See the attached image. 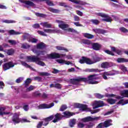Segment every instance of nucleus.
I'll list each match as a JSON object with an SVG mask.
<instances>
[{
	"label": "nucleus",
	"mask_w": 128,
	"mask_h": 128,
	"mask_svg": "<svg viewBox=\"0 0 128 128\" xmlns=\"http://www.w3.org/2000/svg\"><path fill=\"white\" fill-rule=\"evenodd\" d=\"M96 78H98L96 77V75H90L88 78L78 77L76 78L72 79L70 82L72 84H78V83L80 82H88L89 84H98V82L96 81Z\"/></svg>",
	"instance_id": "obj_1"
},
{
	"label": "nucleus",
	"mask_w": 128,
	"mask_h": 128,
	"mask_svg": "<svg viewBox=\"0 0 128 128\" xmlns=\"http://www.w3.org/2000/svg\"><path fill=\"white\" fill-rule=\"evenodd\" d=\"M54 118V120H53V122H58L62 118V115L60 114L57 113L54 116L52 115L50 116L48 118H46L45 119L43 120L42 122L43 126H46L48 124V122L52 120Z\"/></svg>",
	"instance_id": "obj_2"
},
{
	"label": "nucleus",
	"mask_w": 128,
	"mask_h": 128,
	"mask_svg": "<svg viewBox=\"0 0 128 128\" xmlns=\"http://www.w3.org/2000/svg\"><path fill=\"white\" fill-rule=\"evenodd\" d=\"M100 117H95L92 118L91 116H88L82 118H80L78 120L79 122L78 124V126L79 128H82L86 126V122H92L94 120H100Z\"/></svg>",
	"instance_id": "obj_3"
},
{
	"label": "nucleus",
	"mask_w": 128,
	"mask_h": 128,
	"mask_svg": "<svg viewBox=\"0 0 128 128\" xmlns=\"http://www.w3.org/2000/svg\"><path fill=\"white\" fill-rule=\"evenodd\" d=\"M98 62H100V58H97L92 60L90 58L83 56L79 60L80 64H94Z\"/></svg>",
	"instance_id": "obj_4"
},
{
	"label": "nucleus",
	"mask_w": 128,
	"mask_h": 128,
	"mask_svg": "<svg viewBox=\"0 0 128 128\" xmlns=\"http://www.w3.org/2000/svg\"><path fill=\"white\" fill-rule=\"evenodd\" d=\"M74 108H82L83 110H86V112H90L92 114H96L100 112V109H97L94 110H92L90 108H88V106L86 104H82L78 103H76L74 104Z\"/></svg>",
	"instance_id": "obj_5"
},
{
	"label": "nucleus",
	"mask_w": 128,
	"mask_h": 128,
	"mask_svg": "<svg viewBox=\"0 0 128 128\" xmlns=\"http://www.w3.org/2000/svg\"><path fill=\"white\" fill-rule=\"evenodd\" d=\"M27 60L28 62H36L38 66H46L44 62L40 61V58L35 56H27Z\"/></svg>",
	"instance_id": "obj_6"
},
{
	"label": "nucleus",
	"mask_w": 128,
	"mask_h": 128,
	"mask_svg": "<svg viewBox=\"0 0 128 128\" xmlns=\"http://www.w3.org/2000/svg\"><path fill=\"white\" fill-rule=\"evenodd\" d=\"M20 113H15L12 118V122L14 124H20V122H30V121L26 118L20 119Z\"/></svg>",
	"instance_id": "obj_7"
},
{
	"label": "nucleus",
	"mask_w": 128,
	"mask_h": 128,
	"mask_svg": "<svg viewBox=\"0 0 128 128\" xmlns=\"http://www.w3.org/2000/svg\"><path fill=\"white\" fill-rule=\"evenodd\" d=\"M48 58H66V54H58V53H52L47 55Z\"/></svg>",
	"instance_id": "obj_8"
},
{
	"label": "nucleus",
	"mask_w": 128,
	"mask_h": 128,
	"mask_svg": "<svg viewBox=\"0 0 128 128\" xmlns=\"http://www.w3.org/2000/svg\"><path fill=\"white\" fill-rule=\"evenodd\" d=\"M120 74V72L116 70L113 71L112 73V72H104L103 74L102 78H104V80H108V76H114L115 74Z\"/></svg>",
	"instance_id": "obj_9"
},
{
	"label": "nucleus",
	"mask_w": 128,
	"mask_h": 128,
	"mask_svg": "<svg viewBox=\"0 0 128 128\" xmlns=\"http://www.w3.org/2000/svg\"><path fill=\"white\" fill-rule=\"evenodd\" d=\"M46 48V44L44 42H40L37 44L36 46H33L32 50L34 52V50H42Z\"/></svg>",
	"instance_id": "obj_10"
},
{
	"label": "nucleus",
	"mask_w": 128,
	"mask_h": 128,
	"mask_svg": "<svg viewBox=\"0 0 128 128\" xmlns=\"http://www.w3.org/2000/svg\"><path fill=\"white\" fill-rule=\"evenodd\" d=\"M112 122V120H108L105 121L104 122L100 123L99 124L96 128H108L110 126H112L110 122Z\"/></svg>",
	"instance_id": "obj_11"
},
{
	"label": "nucleus",
	"mask_w": 128,
	"mask_h": 128,
	"mask_svg": "<svg viewBox=\"0 0 128 128\" xmlns=\"http://www.w3.org/2000/svg\"><path fill=\"white\" fill-rule=\"evenodd\" d=\"M14 63L12 62H10L7 63H5L3 66V70H10V68H14Z\"/></svg>",
	"instance_id": "obj_12"
},
{
	"label": "nucleus",
	"mask_w": 128,
	"mask_h": 128,
	"mask_svg": "<svg viewBox=\"0 0 128 128\" xmlns=\"http://www.w3.org/2000/svg\"><path fill=\"white\" fill-rule=\"evenodd\" d=\"M56 22H57V24H59L58 27L64 30H66V28H68V24H66V23L63 21L56 20Z\"/></svg>",
	"instance_id": "obj_13"
},
{
	"label": "nucleus",
	"mask_w": 128,
	"mask_h": 128,
	"mask_svg": "<svg viewBox=\"0 0 128 128\" xmlns=\"http://www.w3.org/2000/svg\"><path fill=\"white\" fill-rule=\"evenodd\" d=\"M98 15L99 16H102V18H104L102 20L104 22H112V18L108 16V14H104V13H98Z\"/></svg>",
	"instance_id": "obj_14"
},
{
	"label": "nucleus",
	"mask_w": 128,
	"mask_h": 128,
	"mask_svg": "<svg viewBox=\"0 0 128 128\" xmlns=\"http://www.w3.org/2000/svg\"><path fill=\"white\" fill-rule=\"evenodd\" d=\"M104 106V103L103 101H95L93 103V109L94 110L98 108H102V106Z\"/></svg>",
	"instance_id": "obj_15"
},
{
	"label": "nucleus",
	"mask_w": 128,
	"mask_h": 128,
	"mask_svg": "<svg viewBox=\"0 0 128 128\" xmlns=\"http://www.w3.org/2000/svg\"><path fill=\"white\" fill-rule=\"evenodd\" d=\"M22 4H24L26 5V8L28 6H32V8H36V4L30 0H18Z\"/></svg>",
	"instance_id": "obj_16"
},
{
	"label": "nucleus",
	"mask_w": 128,
	"mask_h": 128,
	"mask_svg": "<svg viewBox=\"0 0 128 128\" xmlns=\"http://www.w3.org/2000/svg\"><path fill=\"white\" fill-rule=\"evenodd\" d=\"M54 106V103L52 102L50 104H41L38 106V108L40 110H44V108H50Z\"/></svg>",
	"instance_id": "obj_17"
},
{
	"label": "nucleus",
	"mask_w": 128,
	"mask_h": 128,
	"mask_svg": "<svg viewBox=\"0 0 128 128\" xmlns=\"http://www.w3.org/2000/svg\"><path fill=\"white\" fill-rule=\"evenodd\" d=\"M114 66V63L112 62H104L101 64V68H108Z\"/></svg>",
	"instance_id": "obj_18"
},
{
	"label": "nucleus",
	"mask_w": 128,
	"mask_h": 128,
	"mask_svg": "<svg viewBox=\"0 0 128 128\" xmlns=\"http://www.w3.org/2000/svg\"><path fill=\"white\" fill-rule=\"evenodd\" d=\"M92 48L94 50H100L102 46L98 43H92L91 44Z\"/></svg>",
	"instance_id": "obj_19"
},
{
	"label": "nucleus",
	"mask_w": 128,
	"mask_h": 128,
	"mask_svg": "<svg viewBox=\"0 0 128 128\" xmlns=\"http://www.w3.org/2000/svg\"><path fill=\"white\" fill-rule=\"evenodd\" d=\"M56 62H57L58 64H67V66L70 64V62L66 61L62 58L58 59L56 60Z\"/></svg>",
	"instance_id": "obj_20"
},
{
	"label": "nucleus",
	"mask_w": 128,
	"mask_h": 128,
	"mask_svg": "<svg viewBox=\"0 0 128 128\" xmlns=\"http://www.w3.org/2000/svg\"><path fill=\"white\" fill-rule=\"evenodd\" d=\"M43 30L44 32H46L47 34H56V32H60V30L52 29H44Z\"/></svg>",
	"instance_id": "obj_21"
},
{
	"label": "nucleus",
	"mask_w": 128,
	"mask_h": 128,
	"mask_svg": "<svg viewBox=\"0 0 128 128\" xmlns=\"http://www.w3.org/2000/svg\"><path fill=\"white\" fill-rule=\"evenodd\" d=\"M68 0L69 2H74V4H82V6H84V4H86V2L80 0Z\"/></svg>",
	"instance_id": "obj_22"
},
{
	"label": "nucleus",
	"mask_w": 128,
	"mask_h": 128,
	"mask_svg": "<svg viewBox=\"0 0 128 128\" xmlns=\"http://www.w3.org/2000/svg\"><path fill=\"white\" fill-rule=\"evenodd\" d=\"M33 52L36 54L37 56H44L46 54V52L44 50L40 51L38 50H33Z\"/></svg>",
	"instance_id": "obj_23"
},
{
	"label": "nucleus",
	"mask_w": 128,
	"mask_h": 128,
	"mask_svg": "<svg viewBox=\"0 0 128 128\" xmlns=\"http://www.w3.org/2000/svg\"><path fill=\"white\" fill-rule=\"evenodd\" d=\"M92 30L96 34H106V31L101 28H94Z\"/></svg>",
	"instance_id": "obj_24"
},
{
	"label": "nucleus",
	"mask_w": 128,
	"mask_h": 128,
	"mask_svg": "<svg viewBox=\"0 0 128 128\" xmlns=\"http://www.w3.org/2000/svg\"><path fill=\"white\" fill-rule=\"evenodd\" d=\"M40 24V26H42L43 28H51L52 26L51 24L48 22H41Z\"/></svg>",
	"instance_id": "obj_25"
},
{
	"label": "nucleus",
	"mask_w": 128,
	"mask_h": 128,
	"mask_svg": "<svg viewBox=\"0 0 128 128\" xmlns=\"http://www.w3.org/2000/svg\"><path fill=\"white\" fill-rule=\"evenodd\" d=\"M4 110H6V107H0V116L8 115L10 114V112H6Z\"/></svg>",
	"instance_id": "obj_26"
},
{
	"label": "nucleus",
	"mask_w": 128,
	"mask_h": 128,
	"mask_svg": "<svg viewBox=\"0 0 128 128\" xmlns=\"http://www.w3.org/2000/svg\"><path fill=\"white\" fill-rule=\"evenodd\" d=\"M4 52H5V54H8V56H12V54H14V50L13 48H11L8 50H4Z\"/></svg>",
	"instance_id": "obj_27"
},
{
	"label": "nucleus",
	"mask_w": 128,
	"mask_h": 128,
	"mask_svg": "<svg viewBox=\"0 0 128 128\" xmlns=\"http://www.w3.org/2000/svg\"><path fill=\"white\" fill-rule=\"evenodd\" d=\"M118 104H120L121 106H124V104H128V100H121L118 102Z\"/></svg>",
	"instance_id": "obj_28"
},
{
	"label": "nucleus",
	"mask_w": 128,
	"mask_h": 128,
	"mask_svg": "<svg viewBox=\"0 0 128 128\" xmlns=\"http://www.w3.org/2000/svg\"><path fill=\"white\" fill-rule=\"evenodd\" d=\"M64 116V118H70V116H72L74 115L73 113H72L70 112H68V111H66L64 112H63Z\"/></svg>",
	"instance_id": "obj_29"
},
{
	"label": "nucleus",
	"mask_w": 128,
	"mask_h": 128,
	"mask_svg": "<svg viewBox=\"0 0 128 128\" xmlns=\"http://www.w3.org/2000/svg\"><path fill=\"white\" fill-rule=\"evenodd\" d=\"M116 62H118V64H120V62H128V59L124 58H118L116 60Z\"/></svg>",
	"instance_id": "obj_30"
},
{
	"label": "nucleus",
	"mask_w": 128,
	"mask_h": 128,
	"mask_svg": "<svg viewBox=\"0 0 128 128\" xmlns=\"http://www.w3.org/2000/svg\"><path fill=\"white\" fill-rule=\"evenodd\" d=\"M120 94L123 98H128V90H124L122 91Z\"/></svg>",
	"instance_id": "obj_31"
},
{
	"label": "nucleus",
	"mask_w": 128,
	"mask_h": 128,
	"mask_svg": "<svg viewBox=\"0 0 128 128\" xmlns=\"http://www.w3.org/2000/svg\"><path fill=\"white\" fill-rule=\"evenodd\" d=\"M76 119L70 120L69 122V124L70 128H73L74 126L76 124Z\"/></svg>",
	"instance_id": "obj_32"
},
{
	"label": "nucleus",
	"mask_w": 128,
	"mask_h": 128,
	"mask_svg": "<svg viewBox=\"0 0 128 128\" xmlns=\"http://www.w3.org/2000/svg\"><path fill=\"white\" fill-rule=\"evenodd\" d=\"M38 74L42 76H50V74L48 72H38Z\"/></svg>",
	"instance_id": "obj_33"
},
{
	"label": "nucleus",
	"mask_w": 128,
	"mask_h": 128,
	"mask_svg": "<svg viewBox=\"0 0 128 128\" xmlns=\"http://www.w3.org/2000/svg\"><path fill=\"white\" fill-rule=\"evenodd\" d=\"M2 22H4L5 24H16V21L14 20H2Z\"/></svg>",
	"instance_id": "obj_34"
},
{
	"label": "nucleus",
	"mask_w": 128,
	"mask_h": 128,
	"mask_svg": "<svg viewBox=\"0 0 128 128\" xmlns=\"http://www.w3.org/2000/svg\"><path fill=\"white\" fill-rule=\"evenodd\" d=\"M83 36H84V38H94V35L92 34H88V33H84L83 34Z\"/></svg>",
	"instance_id": "obj_35"
},
{
	"label": "nucleus",
	"mask_w": 128,
	"mask_h": 128,
	"mask_svg": "<svg viewBox=\"0 0 128 128\" xmlns=\"http://www.w3.org/2000/svg\"><path fill=\"white\" fill-rule=\"evenodd\" d=\"M87 72H102V70H99L98 68H88L87 69Z\"/></svg>",
	"instance_id": "obj_36"
},
{
	"label": "nucleus",
	"mask_w": 128,
	"mask_h": 128,
	"mask_svg": "<svg viewBox=\"0 0 128 128\" xmlns=\"http://www.w3.org/2000/svg\"><path fill=\"white\" fill-rule=\"evenodd\" d=\"M56 50H65V52H68V49L64 47V46H56Z\"/></svg>",
	"instance_id": "obj_37"
},
{
	"label": "nucleus",
	"mask_w": 128,
	"mask_h": 128,
	"mask_svg": "<svg viewBox=\"0 0 128 128\" xmlns=\"http://www.w3.org/2000/svg\"><path fill=\"white\" fill-rule=\"evenodd\" d=\"M10 34H22V32H16L14 30H10L8 32Z\"/></svg>",
	"instance_id": "obj_38"
},
{
	"label": "nucleus",
	"mask_w": 128,
	"mask_h": 128,
	"mask_svg": "<svg viewBox=\"0 0 128 128\" xmlns=\"http://www.w3.org/2000/svg\"><path fill=\"white\" fill-rule=\"evenodd\" d=\"M28 42H32L36 44V42H38V39L30 37V38H29V40H28Z\"/></svg>",
	"instance_id": "obj_39"
},
{
	"label": "nucleus",
	"mask_w": 128,
	"mask_h": 128,
	"mask_svg": "<svg viewBox=\"0 0 128 128\" xmlns=\"http://www.w3.org/2000/svg\"><path fill=\"white\" fill-rule=\"evenodd\" d=\"M48 10H50V12H54V14H58V12H60V10L56 9H54L52 8H48Z\"/></svg>",
	"instance_id": "obj_40"
},
{
	"label": "nucleus",
	"mask_w": 128,
	"mask_h": 128,
	"mask_svg": "<svg viewBox=\"0 0 128 128\" xmlns=\"http://www.w3.org/2000/svg\"><path fill=\"white\" fill-rule=\"evenodd\" d=\"M90 22H92V24H96V26L100 24V20H98L92 19L90 20Z\"/></svg>",
	"instance_id": "obj_41"
},
{
	"label": "nucleus",
	"mask_w": 128,
	"mask_h": 128,
	"mask_svg": "<svg viewBox=\"0 0 128 128\" xmlns=\"http://www.w3.org/2000/svg\"><path fill=\"white\" fill-rule=\"evenodd\" d=\"M119 68H120L121 70H122V72H126L128 70V69L124 65H120L119 66Z\"/></svg>",
	"instance_id": "obj_42"
},
{
	"label": "nucleus",
	"mask_w": 128,
	"mask_h": 128,
	"mask_svg": "<svg viewBox=\"0 0 128 128\" xmlns=\"http://www.w3.org/2000/svg\"><path fill=\"white\" fill-rule=\"evenodd\" d=\"M82 43L84 44H90L92 42H90V41L89 40H83L82 41Z\"/></svg>",
	"instance_id": "obj_43"
},
{
	"label": "nucleus",
	"mask_w": 128,
	"mask_h": 128,
	"mask_svg": "<svg viewBox=\"0 0 128 128\" xmlns=\"http://www.w3.org/2000/svg\"><path fill=\"white\" fill-rule=\"evenodd\" d=\"M107 102H108V104H114L116 102V100H114L112 98H109V99L107 100Z\"/></svg>",
	"instance_id": "obj_44"
},
{
	"label": "nucleus",
	"mask_w": 128,
	"mask_h": 128,
	"mask_svg": "<svg viewBox=\"0 0 128 128\" xmlns=\"http://www.w3.org/2000/svg\"><path fill=\"white\" fill-rule=\"evenodd\" d=\"M22 38H24V40H28L30 38V35L28 34H26L22 36Z\"/></svg>",
	"instance_id": "obj_45"
},
{
	"label": "nucleus",
	"mask_w": 128,
	"mask_h": 128,
	"mask_svg": "<svg viewBox=\"0 0 128 128\" xmlns=\"http://www.w3.org/2000/svg\"><path fill=\"white\" fill-rule=\"evenodd\" d=\"M35 88H36L34 86H30V87L26 89V92H32V90H34Z\"/></svg>",
	"instance_id": "obj_46"
},
{
	"label": "nucleus",
	"mask_w": 128,
	"mask_h": 128,
	"mask_svg": "<svg viewBox=\"0 0 128 128\" xmlns=\"http://www.w3.org/2000/svg\"><path fill=\"white\" fill-rule=\"evenodd\" d=\"M94 96H96V98H102L104 96L103 95L98 93L94 94Z\"/></svg>",
	"instance_id": "obj_47"
},
{
	"label": "nucleus",
	"mask_w": 128,
	"mask_h": 128,
	"mask_svg": "<svg viewBox=\"0 0 128 128\" xmlns=\"http://www.w3.org/2000/svg\"><path fill=\"white\" fill-rule=\"evenodd\" d=\"M23 80L24 77H20L16 80V84H20V82H22Z\"/></svg>",
	"instance_id": "obj_48"
},
{
	"label": "nucleus",
	"mask_w": 128,
	"mask_h": 128,
	"mask_svg": "<svg viewBox=\"0 0 128 128\" xmlns=\"http://www.w3.org/2000/svg\"><path fill=\"white\" fill-rule=\"evenodd\" d=\"M20 62L24 66H26V68H32L30 65L28 64H26V62H24L20 61Z\"/></svg>",
	"instance_id": "obj_49"
},
{
	"label": "nucleus",
	"mask_w": 128,
	"mask_h": 128,
	"mask_svg": "<svg viewBox=\"0 0 128 128\" xmlns=\"http://www.w3.org/2000/svg\"><path fill=\"white\" fill-rule=\"evenodd\" d=\"M37 32L40 34V36H46L48 35L44 32H42L41 30L37 31Z\"/></svg>",
	"instance_id": "obj_50"
},
{
	"label": "nucleus",
	"mask_w": 128,
	"mask_h": 128,
	"mask_svg": "<svg viewBox=\"0 0 128 128\" xmlns=\"http://www.w3.org/2000/svg\"><path fill=\"white\" fill-rule=\"evenodd\" d=\"M30 46L28 45V44H22V48H28Z\"/></svg>",
	"instance_id": "obj_51"
},
{
	"label": "nucleus",
	"mask_w": 128,
	"mask_h": 128,
	"mask_svg": "<svg viewBox=\"0 0 128 128\" xmlns=\"http://www.w3.org/2000/svg\"><path fill=\"white\" fill-rule=\"evenodd\" d=\"M67 108L66 105H62L60 108V112H64V110H66Z\"/></svg>",
	"instance_id": "obj_52"
},
{
	"label": "nucleus",
	"mask_w": 128,
	"mask_h": 128,
	"mask_svg": "<svg viewBox=\"0 0 128 128\" xmlns=\"http://www.w3.org/2000/svg\"><path fill=\"white\" fill-rule=\"evenodd\" d=\"M120 32H128V30L124 27L120 28Z\"/></svg>",
	"instance_id": "obj_53"
},
{
	"label": "nucleus",
	"mask_w": 128,
	"mask_h": 128,
	"mask_svg": "<svg viewBox=\"0 0 128 128\" xmlns=\"http://www.w3.org/2000/svg\"><path fill=\"white\" fill-rule=\"evenodd\" d=\"M104 52H106V54H110V56H114V52L112 51H110L109 50H105Z\"/></svg>",
	"instance_id": "obj_54"
},
{
	"label": "nucleus",
	"mask_w": 128,
	"mask_h": 128,
	"mask_svg": "<svg viewBox=\"0 0 128 128\" xmlns=\"http://www.w3.org/2000/svg\"><path fill=\"white\" fill-rule=\"evenodd\" d=\"M30 82H32V80L28 78L25 81L24 84H26V86H28V84H30Z\"/></svg>",
	"instance_id": "obj_55"
},
{
	"label": "nucleus",
	"mask_w": 128,
	"mask_h": 128,
	"mask_svg": "<svg viewBox=\"0 0 128 128\" xmlns=\"http://www.w3.org/2000/svg\"><path fill=\"white\" fill-rule=\"evenodd\" d=\"M8 42H9V44H16V42L14 40H8Z\"/></svg>",
	"instance_id": "obj_56"
},
{
	"label": "nucleus",
	"mask_w": 128,
	"mask_h": 128,
	"mask_svg": "<svg viewBox=\"0 0 128 128\" xmlns=\"http://www.w3.org/2000/svg\"><path fill=\"white\" fill-rule=\"evenodd\" d=\"M59 6H64V8H68V5H66V2H60Z\"/></svg>",
	"instance_id": "obj_57"
},
{
	"label": "nucleus",
	"mask_w": 128,
	"mask_h": 128,
	"mask_svg": "<svg viewBox=\"0 0 128 128\" xmlns=\"http://www.w3.org/2000/svg\"><path fill=\"white\" fill-rule=\"evenodd\" d=\"M36 15L37 16H40V18H44L46 16V15L42 14H40V13H36Z\"/></svg>",
	"instance_id": "obj_58"
},
{
	"label": "nucleus",
	"mask_w": 128,
	"mask_h": 128,
	"mask_svg": "<svg viewBox=\"0 0 128 128\" xmlns=\"http://www.w3.org/2000/svg\"><path fill=\"white\" fill-rule=\"evenodd\" d=\"M74 20L75 22H80V17L76 15H74Z\"/></svg>",
	"instance_id": "obj_59"
},
{
	"label": "nucleus",
	"mask_w": 128,
	"mask_h": 128,
	"mask_svg": "<svg viewBox=\"0 0 128 128\" xmlns=\"http://www.w3.org/2000/svg\"><path fill=\"white\" fill-rule=\"evenodd\" d=\"M46 2L48 6H54V3H52V2L50 1V0H47Z\"/></svg>",
	"instance_id": "obj_60"
},
{
	"label": "nucleus",
	"mask_w": 128,
	"mask_h": 128,
	"mask_svg": "<svg viewBox=\"0 0 128 128\" xmlns=\"http://www.w3.org/2000/svg\"><path fill=\"white\" fill-rule=\"evenodd\" d=\"M32 28H40V24H33L32 26Z\"/></svg>",
	"instance_id": "obj_61"
},
{
	"label": "nucleus",
	"mask_w": 128,
	"mask_h": 128,
	"mask_svg": "<svg viewBox=\"0 0 128 128\" xmlns=\"http://www.w3.org/2000/svg\"><path fill=\"white\" fill-rule=\"evenodd\" d=\"M33 96H40V93L38 92H36L33 93Z\"/></svg>",
	"instance_id": "obj_62"
},
{
	"label": "nucleus",
	"mask_w": 128,
	"mask_h": 128,
	"mask_svg": "<svg viewBox=\"0 0 128 128\" xmlns=\"http://www.w3.org/2000/svg\"><path fill=\"white\" fill-rule=\"evenodd\" d=\"M4 88V83L2 81H0V89Z\"/></svg>",
	"instance_id": "obj_63"
},
{
	"label": "nucleus",
	"mask_w": 128,
	"mask_h": 128,
	"mask_svg": "<svg viewBox=\"0 0 128 128\" xmlns=\"http://www.w3.org/2000/svg\"><path fill=\"white\" fill-rule=\"evenodd\" d=\"M74 24L76 26H83L82 24H80V22H74Z\"/></svg>",
	"instance_id": "obj_64"
}]
</instances>
